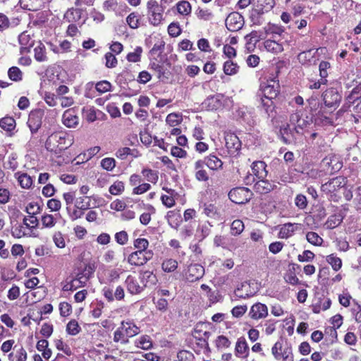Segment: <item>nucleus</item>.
I'll return each mask as SVG.
<instances>
[{
  "instance_id": "f8f14e48",
  "label": "nucleus",
  "mask_w": 361,
  "mask_h": 361,
  "mask_svg": "<svg viewBox=\"0 0 361 361\" xmlns=\"http://www.w3.org/2000/svg\"><path fill=\"white\" fill-rule=\"evenodd\" d=\"M204 274V268L199 264H194L188 266L185 278L189 282H195L202 279Z\"/></svg>"
},
{
  "instance_id": "cd10ccee",
  "label": "nucleus",
  "mask_w": 361,
  "mask_h": 361,
  "mask_svg": "<svg viewBox=\"0 0 361 361\" xmlns=\"http://www.w3.org/2000/svg\"><path fill=\"white\" fill-rule=\"evenodd\" d=\"M290 122L295 125L294 130L299 133V130H302L307 127L309 122L304 118H301L298 114H294L290 116Z\"/></svg>"
},
{
  "instance_id": "412c9836",
  "label": "nucleus",
  "mask_w": 361,
  "mask_h": 361,
  "mask_svg": "<svg viewBox=\"0 0 361 361\" xmlns=\"http://www.w3.org/2000/svg\"><path fill=\"white\" fill-rule=\"evenodd\" d=\"M121 329L125 331V334L129 339L140 334V328L131 320L122 321L121 323Z\"/></svg>"
},
{
  "instance_id": "1a4fd4ad",
  "label": "nucleus",
  "mask_w": 361,
  "mask_h": 361,
  "mask_svg": "<svg viewBox=\"0 0 361 361\" xmlns=\"http://www.w3.org/2000/svg\"><path fill=\"white\" fill-rule=\"evenodd\" d=\"M243 23V16L237 12L231 13L225 20L227 29L231 32H235L241 29Z\"/></svg>"
},
{
  "instance_id": "393cba45",
  "label": "nucleus",
  "mask_w": 361,
  "mask_h": 361,
  "mask_svg": "<svg viewBox=\"0 0 361 361\" xmlns=\"http://www.w3.org/2000/svg\"><path fill=\"white\" fill-rule=\"evenodd\" d=\"M140 279L143 288L154 286L157 282L156 275L150 271H140Z\"/></svg>"
},
{
  "instance_id": "6e6d98bb",
  "label": "nucleus",
  "mask_w": 361,
  "mask_h": 361,
  "mask_svg": "<svg viewBox=\"0 0 361 361\" xmlns=\"http://www.w3.org/2000/svg\"><path fill=\"white\" fill-rule=\"evenodd\" d=\"M11 235L16 238H20L26 235L23 225L16 224L11 228Z\"/></svg>"
},
{
  "instance_id": "c9c22d12",
  "label": "nucleus",
  "mask_w": 361,
  "mask_h": 361,
  "mask_svg": "<svg viewBox=\"0 0 361 361\" xmlns=\"http://www.w3.org/2000/svg\"><path fill=\"white\" fill-rule=\"evenodd\" d=\"M178 12L184 16H188L190 14L192 7L188 1H180L176 4Z\"/></svg>"
},
{
  "instance_id": "774afa93",
  "label": "nucleus",
  "mask_w": 361,
  "mask_h": 361,
  "mask_svg": "<svg viewBox=\"0 0 361 361\" xmlns=\"http://www.w3.org/2000/svg\"><path fill=\"white\" fill-rule=\"evenodd\" d=\"M115 240L119 245H126L128 240V235L124 231L118 232L115 234Z\"/></svg>"
},
{
  "instance_id": "a19ab883",
  "label": "nucleus",
  "mask_w": 361,
  "mask_h": 361,
  "mask_svg": "<svg viewBox=\"0 0 361 361\" xmlns=\"http://www.w3.org/2000/svg\"><path fill=\"white\" fill-rule=\"evenodd\" d=\"M306 239L310 243L316 246H319L323 243V239L317 233L312 231L306 234Z\"/></svg>"
},
{
  "instance_id": "6ab92c4d",
  "label": "nucleus",
  "mask_w": 361,
  "mask_h": 361,
  "mask_svg": "<svg viewBox=\"0 0 361 361\" xmlns=\"http://www.w3.org/2000/svg\"><path fill=\"white\" fill-rule=\"evenodd\" d=\"M300 228V224L287 223L283 224L280 228L279 237L280 238L287 239L291 237L294 233Z\"/></svg>"
},
{
  "instance_id": "2eb2a0df",
  "label": "nucleus",
  "mask_w": 361,
  "mask_h": 361,
  "mask_svg": "<svg viewBox=\"0 0 361 361\" xmlns=\"http://www.w3.org/2000/svg\"><path fill=\"white\" fill-rule=\"evenodd\" d=\"M249 315L253 319L265 318L268 315V308L264 304L255 303L251 307Z\"/></svg>"
},
{
  "instance_id": "f03ea898",
  "label": "nucleus",
  "mask_w": 361,
  "mask_h": 361,
  "mask_svg": "<svg viewBox=\"0 0 361 361\" xmlns=\"http://www.w3.org/2000/svg\"><path fill=\"white\" fill-rule=\"evenodd\" d=\"M92 271L93 270L90 267H88V270L86 267L84 273L78 274L76 278L72 279L69 281L66 280V283L63 286V290L73 291L80 287L85 286L90 278V275L92 273Z\"/></svg>"
},
{
  "instance_id": "4c0bfd02",
  "label": "nucleus",
  "mask_w": 361,
  "mask_h": 361,
  "mask_svg": "<svg viewBox=\"0 0 361 361\" xmlns=\"http://www.w3.org/2000/svg\"><path fill=\"white\" fill-rule=\"evenodd\" d=\"M315 123L319 125H331L333 123L332 119L329 116L324 115V112L320 110L315 114Z\"/></svg>"
},
{
  "instance_id": "603ef678",
  "label": "nucleus",
  "mask_w": 361,
  "mask_h": 361,
  "mask_svg": "<svg viewBox=\"0 0 361 361\" xmlns=\"http://www.w3.org/2000/svg\"><path fill=\"white\" fill-rule=\"evenodd\" d=\"M100 164L104 169L111 171L116 166V161L114 158L106 157L102 159Z\"/></svg>"
},
{
  "instance_id": "0e129e2a",
  "label": "nucleus",
  "mask_w": 361,
  "mask_h": 361,
  "mask_svg": "<svg viewBox=\"0 0 361 361\" xmlns=\"http://www.w3.org/2000/svg\"><path fill=\"white\" fill-rule=\"evenodd\" d=\"M295 204L300 209H305L307 206V197L302 194H298L295 198Z\"/></svg>"
},
{
  "instance_id": "4468645a",
  "label": "nucleus",
  "mask_w": 361,
  "mask_h": 361,
  "mask_svg": "<svg viewBox=\"0 0 361 361\" xmlns=\"http://www.w3.org/2000/svg\"><path fill=\"white\" fill-rule=\"evenodd\" d=\"M256 293L251 286V283L245 281L242 283L234 291V295L238 298L246 299L253 296Z\"/></svg>"
},
{
  "instance_id": "20e7f679",
  "label": "nucleus",
  "mask_w": 361,
  "mask_h": 361,
  "mask_svg": "<svg viewBox=\"0 0 361 361\" xmlns=\"http://www.w3.org/2000/svg\"><path fill=\"white\" fill-rule=\"evenodd\" d=\"M149 20L154 26L161 24L163 20L164 8L155 0H150L147 4Z\"/></svg>"
},
{
  "instance_id": "b1692460",
  "label": "nucleus",
  "mask_w": 361,
  "mask_h": 361,
  "mask_svg": "<svg viewBox=\"0 0 361 361\" xmlns=\"http://www.w3.org/2000/svg\"><path fill=\"white\" fill-rule=\"evenodd\" d=\"M204 165L205 164L203 160H198L195 163V176L199 181H207L209 180V175L206 170L204 169Z\"/></svg>"
},
{
  "instance_id": "4be33fe9",
  "label": "nucleus",
  "mask_w": 361,
  "mask_h": 361,
  "mask_svg": "<svg viewBox=\"0 0 361 361\" xmlns=\"http://www.w3.org/2000/svg\"><path fill=\"white\" fill-rule=\"evenodd\" d=\"M125 284L128 291L133 295L139 294L144 290L143 286H140L137 279L131 275L127 276Z\"/></svg>"
},
{
  "instance_id": "6e6552de",
  "label": "nucleus",
  "mask_w": 361,
  "mask_h": 361,
  "mask_svg": "<svg viewBox=\"0 0 361 361\" xmlns=\"http://www.w3.org/2000/svg\"><path fill=\"white\" fill-rule=\"evenodd\" d=\"M322 97L326 106L334 108L339 105L342 98L339 92L333 87L329 88L324 91Z\"/></svg>"
},
{
  "instance_id": "052dcab7",
  "label": "nucleus",
  "mask_w": 361,
  "mask_h": 361,
  "mask_svg": "<svg viewBox=\"0 0 361 361\" xmlns=\"http://www.w3.org/2000/svg\"><path fill=\"white\" fill-rule=\"evenodd\" d=\"M61 139H63V137L59 135L58 134H52L47 138V140L45 142L46 148L49 151H54V146L52 145L53 142H58L59 140H61Z\"/></svg>"
},
{
  "instance_id": "69168bd1",
  "label": "nucleus",
  "mask_w": 361,
  "mask_h": 361,
  "mask_svg": "<svg viewBox=\"0 0 361 361\" xmlns=\"http://www.w3.org/2000/svg\"><path fill=\"white\" fill-rule=\"evenodd\" d=\"M38 224L39 221L35 216L29 215L23 219V225L27 228H37Z\"/></svg>"
},
{
  "instance_id": "c03bdc74",
  "label": "nucleus",
  "mask_w": 361,
  "mask_h": 361,
  "mask_svg": "<svg viewBox=\"0 0 361 361\" xmlns=\"http://www.w3.org/2000/svg\"><path fill=\"white\" fill-rule=\"evenodd\" d=\"M133 150L129 147H121L116 152L115 155L118 159L121 160H125L128 155H132L134 157H136L137 156L133 154Z\"/></svg>"
},
{
  "instance_id": "680f3d73",
  "label": "nucleus",
  "mask_w": 361,
  "mask_h": 361,
  "mask_svg": "<svg viewBox=\"0 0 361 361\" xmlns=\"http://www.w3.org/2000/svg\"><path fill=\"white\" fill-rule=\"evenodd\" d=\"M142 173L144 177L149 182L155 183L158 180V176L157 173L149 169H145L142 171Z\"/></svg>"
},
{
  "instance_id": "13d9d810",
  "label": "nucleus",
  "mask_w": 361,
  "mask_h": 361,
  "mask_svg": "<svg viewBox=\"0 0 361 361\" xmlns=\"http://www.w3.org/2000/svg\"><path fill=\"white\" fill-rule=\"evenodd\" d=\"M134 247L137 249V250H141L142 252H147V250L149 242L145 238H137L134 241Z\"/></svg>"
},
{
  "instance_id": "e2e57ef3",
  "label": "nucleus",
  "mask_w": 361,
  "mask_h": 361,
  "mask_svg": "<svg viewBox=\"0 0 361 361\" xmlns=\"http://www.w3.org/2000/svg\"><path fill=\"white\" fill-rule=\"evenodd\" d=\"M111 84L107 80L98 82L95 88L99 93H105L111 90Z\"/></svg>"
},
{
  "instance_id": "a211bd4d",
  "label": "nucleus",
  "mask_w": 361,
  "mask_h": 361,
  "mask_svg": "<svg viewBox=\"0 0 361 361\" xmlns=\"http://www.w3.org/2000/svg\"><path fill=\"white\" fill-rule=\"evenodd\" d=\"M345 184L346 178L343 176H338L323 184L322 188L324 190L334 192L337 189L343 187Z\"/></svg>"
},
{
  "instance_id": "de8ad7c7",
  "label": "nucleus",
  "mask_w": 361,
  "mask_h": 361,
  "mask_svg": "<svg viewBox=\"0 0 361 361\" xmlns=\"http://www.w3.org/2000/svg\"><path fill=\"white\" fill-rule=\"evenodd\" d=\"M136 345L140 348L148 350L152 346V343L149 336H142L136 341Z\"/></svg>"
},
{
  "instance_id": "ea45409f",
  "label": "nucleus",
  "mask_w": 361,
  "mask_h": 361,
  "mask_svg": "<svg viewBox=\"0 0 361 361\" xmlns=\"http://www.w3.org/2000/svg\"><path fill=\"white\" fill-rule=\"evenodd\" d=\"M326 262L331 264L332 269L336 271H338L342 267L341 259L334 254L326 257Z\"/></svg>"
},
{
  "instance_id": "423d86ee",
  "label": "nucleus",
  "mask_w": 361,
  "mask_h": 361,
  "mask_svg": "<svg viewBox=\"0 0 361 361\" xmlns=\"http://www.w3.org/2000/svg\"><path fill=\"white\" fill-rule=\"evenodd\" d=\"M152 257L153 252L152 250H148L147 252L136 250L128 255L127 262L131 266L141 267L149 261Z\"/></svg>"
},
{
  "instance_id": "39448f33",
  "label": "nucleus",
  "mask_w": 361,
  "mask_h": 361,
  "mask_svg": "<svg viewBox=\"0 0 361 361\" xmlns=\"http://www.w3.org/2000/svg\"><path fill=\"white\" fill-rule=\"evenodd\" d=\"M252 195L251 190L245 187L233 188L228 193L229 199L233 202L238 204L247 202L251 199Z\"/></svg>"
},
{
  "instance_id": "09e8293b",
  "label": "nucleus",
  "mask_w": 361,
  "mask_h": 361,
  "mask_svg": "<svg viewBox=\"0 0 361 361\" xmlns=\"http://www.w3.org/2000/svg\"><path fill=\"white\" fill-rule=\"evenodd\" d=\"M177 267V261L173 259L164 261L161 265L162 269L166 272H172L176 269Z\"/></svg>"
},
{
  "instance_id": "9b49d317",
  "label": "nucleus",
  "mask_w": 361,
  "mask_h": 361,
  "mask_svg": "<svg viewBox=\"0 0 361 361\" xmlns=\"http://www.w3.org/2000/svg\"><path fill=\"white\" fill-rule=\"evenodd\" d=\"M322 165L328 171L333 173L338 171L342 168L343 163L338 156L329 154L323 159Z\"/></svg>"
},
{
  "instance_id": "f257e3e1",
  "label": "nucleus",
  "mask_w": 361,
  "mask_h": 361,
  "mask_svg": "<svg viewBox=\"0 0 361 361\" xmlns=\"http://www.w3.org/2000/svg\"><path fill=\"white\" fill-rule=\"evenodd\" d=\"M260 87L263 94V106L266 107V111L269 114L274 109L273 99H276L279 93V84L278 81L271 79L262 83Z\"/></svg>"
},
{
  "instance_id": "79ce46f5",
  "label": "nucleus",
  "mask_w": 361,
  "mask_h": 361,
  "mask_svg": "<svg viewBox=\"0 0 361 361\" xmlns=\"http://www.w3.org/2000/svg\"><path fill=\"white\" fill-rule=\"evenodd\" d=\"M342 222V219L340 216L332 215L330 216L325 223L327 229H333L338 226Z\"/></svg>"
},
{
  "instance_id": "8fccbe9b",
  "label": "nucleus",
  "mask_w": 361,
  "mask_h": 361,
  "mask_svg": "<svg viewBox=\"0 0 361 361\" xmlns=\"http://www.w3.org/2000/svg\"><path fill=\"white\" fill-rule=\"evenodd\" d=\"M105 66L108 68H115L118 64V60L115 55L111 52H107L104 55Z\"/></svg>"
},
{
  "instance_id": "a878e982",
  "label": "nucleus",
  "mask_w": 361,
  "mask_h": 361,
  "mask_svg": "<svg viewBox=\"0 0 361 361\" xmlns=\"http://www.w3.org/2000/svg\"><path fill=\"white\" fill-rule=\"evenodd\" d=\"M267 164L262 161H257L252 163V170L253 174L258 178H265L267 176L266 170Z\"/></svg>"
},
{
  "instance_id": "3c124183",
  "label": "nucleus",
  "mask_w": 361,
  "mask_h": 361,
  "mask_svg": "<svg viewBox=\"0 0 361 361\" xmlns=\"http://www.w3.org/2000/svg\"><path fill=\"white\" fill-rule=\"evenodd\" d=\"M42 224L45 228H52L56 224V220L51 214H45L42 216Z\"/></svg>"
},
{
  "instance_id": "72a5a7b5",
  "label": "nucleus",
  "mask_w": 361,
  "mask_h": 361,
  "mask_svg": "<svg viewBox=\"0 0 361 361\" xmlns=\"http://www.w3.org/2000/svg\"><path fill=\"white\" fill-rule=\"evenodd\" d=\"M114 341L116 343H121L124 345L129 343V340L126 336L125 331L121 329V324L114 333Z\"/></svg>"
},
{
  "instance_id": "7ed1b4c3",
  "label": "nucleus",
  "mask_w": 361,
  "mask_h": 361,
  "mask_svg": "<svg viewBox=\"0 0 361 361\" xmlns=\"http://www.w3.org/2000/svg\"><path fill=\"white\" fill-rule=\"evenodd\" d=\"M254 8L251 11L250 18L253 23H258V16L271 10L275 5L274 0H252Z\"/></svg>"
},
{
  "instance_id": "473e14b6",
  "label": "nucleus",
  "mask_w": 361,
  "mask_h": 361,
  "mask_svg": "<svg viewBox=\"0 0 361 361\" xmlns=\"http://www.w3.org/2000/svg\"><path fill=\"white\" fill-rule=\"evenodd\" d=\"M239 66L237 63L233 62L231 60H228L224 62V72L227 75H233L238 73Z\"/></svg>"
},
{
  "instance_id": "9d476101",
  "label": "nucleus",
  "mask_w": 361,
  "mask_h": 361,
  "mask_svg": "<svg viewBox=\"0 0 361 361\" xmlns=\"http://www.w3.org/2000/svg\"><path fill=\"white\" fill-rule=\"evenodd\" d=\"M225 142L228 152L231 156L237 154L241 148V142L234 133H227L225 135Z\"/></svg>"
},
{
  "instance_id": "7c9ffc66",
  "label": "nucleus",
  "mask_w": 361,
  "mask_h": 361,
  "mask_svg": "<svg viewBox=\"0 0 361 361\" xmlns=\"http://www.w3.org/2000/svg\"><path fill=\"white\" fill-rule=\"evenodd\" d=\"M264 29L267 35H272L274 37L281 36L284 32V28L276 24L269 23Z\"/></svg>"
},
{
  "instance_id": "bf43d9fd",
  "label": "nucleus",
  "mask_w": 361,
  "mask_h": 361,
  "mask_svg": "<svg viewBox=\"0 0 361 361\" xmlns=\"http://www.w3.org/2000/svg\"><path fill=\"white\" fill-rule=\"evenodd\" d=\"M281 138L284 143L288 144L291 142V137H293L292 131L289 128V126L287 125L283 128L281 129Z\"/></svg>"
},
{
  "instance_id": "a18cd8bd",
  "label": "nucleus",
  "mask_w": 361,
  "mask_h": 361,
  "mask_svg": "<svg viewBox=\"0 0 361 361\" xmlns=\"http://www.w3.org/2000/svg\"><path fill=\"white\" fill-rule=\"evenodd\" d=\"M81 328L80 327L78 322L75 319L71 320L66 326V331L70 335H77L80 331Z\"/></svg>"
},
{
  "instance_id": "37998d69",
  "label": "nucleus",
  "mask_w": 361,
  "mask_h": 361,
  "mask_svg": "<svg viewBox=\"0 0 361 361\" xmlns=\"http://www.w3.org/2000/svg\"><path fill=\"white\" fill-rule=\"evenodd\" d=\"M142 52V49L141 47H137L134 51L130 52L126 56V59L129 62H139L141 59V54Z\"/></svg>"
},
{
  "instance_id": "f704fd0d",
  "label": "nucleus",
  "mask_w": 361,
  "mask_h": 361,
  "mask_svg": "<svg viewBox=\"0 0 361 361\" xmlns=\"http://www.w3.org/2000/svg\"><path fill=\"white\" fill-rule=\"evenodd\" d=\"M8 76L10 80L14 82H19L23 79V73L19 68L12 66L8 71Z\"/></svg>"
},
{
  "instance_id": "f3484780",
  "label": "nucleus",
  "mask_w": 361,
  "mask_h": 361,
  "mask_svg": "<svg viewBox=\"0 0 361 361\" xmlns=\"http://www.w3.org/2000/svg\"><path fill=\"white\" fill-rule=\"evenodd\" d=\"M149 68L157 74V78L160 80L168 79L166 74V68L164 67V62L161 60L157 59H151L149 63Z\"/></svg>"
},
{
  "instance_id": "c85d7f7f",
  "label": "nucleus",
  "mask_w": 361,
  "mask_h": 361,
  "mask_svg": "<svg viewBox=\"0 0 361 361\" xmlns=\"http://www.w3.org/2000/svg\"><path fill=\"white\" fill-rule=\"evenodd\" d=\"M18 41L21 45V52L30 51V48L33 45V41L30 39V35L25 32H23L19 35Z\"/></svg>"
},
{
  "instance_id": "dca6fc26",
  "label": "nucleus",
  "mask_w": 361,
  "mask_h": 361,
  "mask_svg": "<svg viewBox=\"0 0 361 361\" xmlns=\"http://www.w3.org/2000/svg\"><path fill=\"white\" fill-rule=\"evenodd\" d=\"M249 346L243 336L238 338L235 347V355L239 358L245 359L249 355Z\"/></svg>"
},
{
  "instance_id": "49530a36",
  "label": "nucleus",
  "mask_w": 361,
  "mask_h": 361,
  "mask_svg": "<svg viewBox=\"0 0 361 361\" xmlns=\"http://www.w3.org/2000/svg\"><path fill=\"white\" fill-rule=\"evenodd\" d=\"M35 58L37 61H44L47 60L45 47L40 44L34 49Z\"/></svg>"
},
{
  "instance_id": "c756f323",
  "label": "nucleus",
  "mask_w": 361,
  "mask_h": 361,
  "mask_svg": "<svg viewBox=\"0 0 361 361\" xmlns=\"http://www.w3.org/2000/svg\"><path fill=\"white\" fill-rule=\"evenodd\" d=\"M15 176L23 188H29L32 185V178L25 173L17 172L15 173Z\"/></svg>"
},
{
  "instance_id": "4d7b16f0",
  "label": "nucleus",
  "mask_w": 361,
  "mask_h": 361,
  "mask_svg": "<svg viewBox=\"0 0 361 361\" xmlns=\"http://www.w3.org/2000/svg\"><path fill=\"white\" fill-rule=\"evenodd\" d=\"M264 44L265 49L268 51L278 52L281 49V45L274 40L268 39L266 40Z\"/></svg>"
},
{
  "instance_id": "ddd939ff",
  "label": "nucleus",
  "mask_w": 361,
  "mask_h": 361,
  "mask_svg": "<svg viewBox=\"0 0 361 361\" xmlns=\"http://www.w3.org/2000/svg\"><path fill=\"white\" fill-rule=\"evenodd\" d=\"M102 293H103V295L104 296V298L109 302H112L114 300H121L125 297L124 289L121 286H118L116 288V290L114 292L110 287L105 286L102 289Z\"/></svg>"
},
{
  "instance_id": "338daca9",
  "label": "nucleus",
  "mask_w": 361,
  "mask_h": 361,
  "mask_svg": "<svg viewBox=\"0 0 361 361\" xmlns=\"http://www.w3.org/2000/svg\"><path fill=\"white\" fill-rule=\"evenodd\" d=\"M216 345L218 348H227L231 345V342L227 337L219 336L216 340Z\"/></svg>"
},
{
  "instance_id": "5701e85b",
  "label": "nucleus",
  "mask_w": 361,
  "mask_h": 361,
  "mask_svg": "<svg viewBox=\"0 0 361 361\" xmlns=\"http://www.w3.org/2000/svg\"><path fill=\"white\" fill-rule=\"evenodd\" d=\"M275 185L264 178H260L255 183L254 190L260 194H267L274 190Z\"/></svg>"
},
{
  "instance_id": "58836bf2",
  "label": "nucleus",
  "mask_w": 361,
  "mask_h": 361,
  "mask_svg": "<svg viewBox=\"0 0 361 361\" xmlns=\"http://www.w3.org/2000/svg\"><path fill=\"white\" fill-rule=\"evenodd\" d=\"M244 228V224L241 220H234L231 226V233L233 235H238L243 231Z\"/></svg>"
},
{
  "instance_id": "bb28decb",
  "label": "nucleus",
  "mask_w": 361,
  "mask_h": 361,
  "mask_svg": "<svg viewBox=\"0 0 361 361\" xmlns=\"http://www.w3.org/2000/svg\"><path fill=\"white\" fill-rule=\"evenodd\" d=\"M205 165L212 170H218L222 168L223 162L216 155L210 154L203 160Z\"/></svg>"
},
{
  "instance_id": "5fc2aeb1",
  "label": "nucleus",
  "mask_w": 361,
  "mask_h": 361,
  "mask_svg": "<svg viewBox=\"0 0 361 361\" xmlns=\"http://www.w3.org/2000/svg\"><path fill=\"white\" fill-rule=\"evenodd\" d=\"M182 121V118L180 116L176 113L169 114L166 118V122L170 126H176L178 125Z\"/></svg>"
},
{
  "instance_id": "0eeeda50",
  "label": "nucleus",
  "mask_w": 361,
  "mask_h": 361,
  "mask_svg": "<svg viewBox=\"0 0 361 361\" xmlns=\"http://www.w3.org/2000/svg\"><path fill=\"white\" fill-rule=\"evenodd\" d=\"M44 115V111L41 109H35L30 113L27 124L32 134L36 133L41 128Z\"/></svg>"
},
{
  "instance_id": "e433bc0d",
  "label": "nucleus",
  "mask_w": 361,
  "mask_h": 361,
  "mask_svg": "<svg viewBox=\"0 0 361 361\" xmlns=\"http://www.w3.org/2000/svg\"><path fill=\"white\" fill-rule=\"evenodd\" d=\"M331 67V64L328 61H322L319 66V75L321 77L320 82H327L326 78L328 76V69Z\"/></svg>"
},
{
  "instance_id": "864d4df0",
  "label": "nucleus",
  "mask_w": 361,
  "mask_h": 361,
  "mask_svg": "<svg viewBox=\"0 0 361 361\" xmlns=\"http://www.w3.org/2000/svg\"><path fill=\"white\" fill-rule=\"evenodd\" d=\"M124 190V183L122 181H116L109 188V192L114 195H118Z\"/></svg>"
},
{
  "instance_id": "2f4dec72",
  "label": "nucleus",
  "mask_w": 361,
  "mask_h": 361,
  "mask_svg": "<svg viewBox=\"0 0 361 361\" xmlns=\"http://www.w3.org/2000/svg\"><path fill=\"white\" fill-rule=\"evenodd\" d=\"M0 127L6 131H11L16 127V121L13 117L6 116L0 119Z\"/></svg>"
},
{
  "instance_id": "aec40b11",
  "label": "nucleus",
  "mask_w": 361,
  "mask_h": 361,
  "mask_svg": "<svg viewBox=\"0 0 361 361\" xmlns=\"http://www.w3.org/2000/svg\"><path fill=\"white\" fill-rule=\"evenodd\" d=\"M63 123L68 128H74L78 124L79 118L73 109L66 110L62 116Z\"/></svg>"
}]
</instances>
